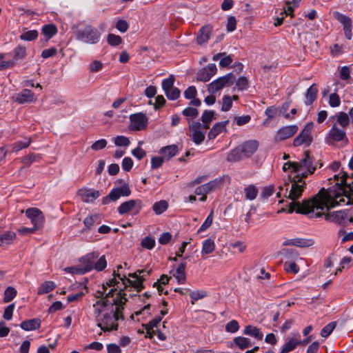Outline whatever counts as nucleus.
I'll return each mask as SVG.
<instances>
[{
	"mask_svg": "<svg viewBox=\"0 0 353 353\" xmlns=\"http://www.w3.org/2000/svg\"><path fill=\"white\" fill-rule=\"evenodd\" d=\"M336 322H331L326 325L321 331V335L322 337H327L336 327Z\"/></svg>",
	"mask_w": 353,
	"mask_h": 353,
	"instance_id": "nucleus-51",
	"label": "nucleus"
},
{
	"mask_svg": "<svg viewBox=\"0 0 353 353\" xmlns=\"http://www.w3.org/2000/svg\"><path fill=\"white\" fill-rule=\"evenodd\" d=\"M168 204L167 201L165 200H161L154 203L152 206V209L157 214H161L168 209Z\"/></svg>",
	"mask_w": 353,
	"mask_h": 353,
	"instance_id": "nucleus-40",
	"label": "nucleus"
},
{
	"mask_svg": "<svg viewBox=\"0 0 353 353\" xmlns=\"http://www.w3.org/2000/svg\"><path fill=\"white\" fill-rule=\"evenodd\" d=\"M14 59L5 61V55L0 53V70L12 68L15 65L16 61L24 58L26 54V48L19 46L14 49Z\"/></svg>",
	"mask_w": 353,
	"mask_h": 353,
	"instance_id": "nucleus-14",
	"label": "nucleus"
},
{
	"mask_svg": "<svg viewBox=\"0 0 353 353\" xmlns=\"http://www.w3.org/2000/svg\"><path fill=\"white\" fill-rule=\"evenodd\" d=\"M189 136L196 145H200L205 139V131L199 122H192L189 124Z\"/></svg>",
	"mask_w": 353,
	"mask_h": 353,
	"instance_id": "nucleus-12",
	"label": "nucleus"
},
{
	"mask_svg": "<svg viewBox=\"0 0 353 353\" xmlns=\"http://www.w3.org/2000/svg\"><path fill=\"white\" fill-rule=\"evenodd\" d=\"M236 85L239 90H247L249 86L248 79L245 77H239L236 82Z\"/></svg>",
	"mask_w": 353,
	"mask_h": 353,
	"instance_id": "nucleus-56",
	"label": "nucleus"
},
{
	"mask_svg": "<svg viewBox=\"0 0 353 353\" xmlns=\"http://www.w3.org/2000/svg\"><path fill=\"white\" fill-rule=\"evenodd\" d=\"M300 0H292V1H287L286 4L288 5L287 9H284L283 12L285 15H290L291 17H294V10L295 7H297L299 5V2Z\"/></svg>",
	"mask_w": 353,
	"mask_h": 353,
	"instance_id": "nucleus-46",
	"label": "nucleus"
},
{
	"mask_svg": "<svg viewBox=\"0 0 353 353\" xmlns=\"http://www.w3.org/2000/svg\"><path fill=\"white\" fill-rule=\"evenodd\" d=\"M107 145V141L104 139H99L95 141L92 145V150L97 151L105 148Z\"/></svg>",
	"mask_w": 353,
	"mask_h": 353,
	"instance_id": "nucleus-63",
	"label": "nucleus"
},
{
	"mask_svg": "<svg viewBox=\"0 0 353 353\" xmlns=\"http://www.w3.org/2000/svg\"><path fill=\"white\" fill-rule=\"evenodd\" d=\"M284 172L290 170L292 172L296 173L298 179L303 181V178L312 174L316 170V165L314 163L313 158L309 155L308 152H305V157L298 162L288 161L283 166Z\"/></svg>",
	"mask_w": 353,
	"mask_h": 353,
	"instance_id": "nucleus-4",
	"label": "nucleus"
},
{
	"mask_svg": "<svg viewBox=\"0 0 353 353\" xmlns=\"http://www.w3.org/2000/svg\"><path fill=\"white\" fill-rule=\"evenodd\" d=\"M131 194L129 185L124 183L122 186L113 188L108 196L103 198V204H108L110 201H116L121 196H128Z\"/></svg>",
	"mask_w": 353,
	"mask_h": 353,
	"instance_id": "nucleus-11",
	"label": "nucleus"
},
{
	"mask_svg": "<svg viewBox=\"0 0 353 353\" xmlns=\"http://www.w3.org/2000/svg\"><path fill=\"white\" fill-rule=\"evenodd\" d=\"M301 343V336L299 333L288 336L281 347L280 353H289L294 350Z\"/></svg>",
	"mask_w": 353,
	"mask_h": 353,
	"instance_id": "nucleus-19",
	"label": "nucleus"
},
{
	"mask_svg": "<svg viewBox=\"0 0 353 353\" xmlns=\"http://www.w3.org/2000/svg\"><path fill=\"white\" fill-rule=\"evenodd\" d=\"M334 118L336 123L343 128H346L350 123V117L345 112H340L334 116Z\"/></svg>",
	"mask_w": 353,
	"mask_h": 353,
	"instance_id": "nucleus-35",
	"label": "nucleus"
},
{
	"mask_svg": "<svg viewBox=\"0 0 353 353\" xmlns=\"http://www.w3.org/2000/svg\"><path fill=\"white\" fill-rule=\"evenodd\" d=\"M56 288L54 281H47L41 284L37 290V294L41 295L52 291Z\"/></svg>",
	"mask_w": 353,
	"mask_h": 353,
	"instance_id": "nucleus-33",
	"label": "nucleus"
},
{
	"mask_svg": "<svg viewBox=\"0 0 353 353\" xmlns=\"http://www.w3.org/2000/svg\"><path fill=\"white\" fill-rule=\"evenodd\" d=\"M212 30V27L211 26L207 25L202 27L196 38L198 43L203 44L206 43L210 37Z\"/></svg>",
	"mask_w": 353,
	"mask_h": 353,
	"instance_id": "nucleus-24",
	"label": "nucleus"
},
{
	"mask_svg": "<svg viewBox=\"0 0 353 353\" xmlns=\"http://www.w3.org/2000/svg\"><path fill=\"white\" fill-rule=\"evenodd\" d=\"M251 120V117L250 115H243L234 117V121L236 122L238 126H242L243 125L247 124Z\"/></svg>",
	"mask_w": 353,
	"mask_h": 353,
	"instance_id": "nucleus-62",
	"label": "nucleus"
},
{
	"mask_svg": "<svg viewBox=\"0 0 353 353\" xmlns=\"http://www.w3.org/2000/svg\"><path fill=\"white\" fill-rule=\"evenodd\" d=\"M232 106V99L230 96L225 95L222 99V105L221 110L226 112L230 110Z\"/></svg>",
	"mask_w": 353,
	"mask_h": 353,
	"instance_id": "nucleus-52",
	"label": "nucleus"
},
{
	"mask_svg": "<svg viewBox=\"0 0 353 353\" xmlns=\"http://www.w3.org/2000/svg\"><path fill=\"white\" fill-rule=\"evenodd\" d=\"M313 123H307L303 130L299 134V135L294 139L293 141V145L296 147L300 146L303 144L309 145L312 141L311 132L313 130Z\"/></svg>",
	"mask_w": 353,
	"mask_h": 353,
	"instance_id": "nucleus-15",
	"label": "nucleus"
},
{
	"mask_svg": "<svg viewBox=\"0 0 353 353\" xmlns=\"http://www.w3.org/2000/svg\"><path fill=\"white\" fill-rule=\"evenodd\" d=\"M228 123L229 120L216 123L208 132L209 139H214L221 133L227 132L226 127Z\"/></svg>",
	"mask_w": 353,
	"mask_h": 353,
	"instance_id": "nucleus-23",
	"label": "nucleus"
},
{
	"mask_svg": "<svg viewBox=\"0 0 353 353\" xmlns=\"http://www.w3.org/2000/svg\"><path fill=\"white\" fill-rule=\"evenodd\" d=\"M178 152V147L176 145H170L162 148L160 150V153L163 157V159L169 160L172 157L175 156Z\"/></svg>",
	"mask_w": 353,
	"mask_h": 353,
	"instance_id": "nucleus-29",
	"label": "nucleus"
},
{
	"mask_svg": "<svg viewBox=\"0 0 353 353\" xmlns=\"http://www.w3.org/2000/svg\"><path fill=\"white\" fill-rule=\"evenodd\" d=\"M183 114L187 117L188 121L190 123H191L190 121L196 118L199 114V111L197 109L192 108V107H188L185 108L183 112Z\"/></svg>",
	"mask_w": 353,
	"mask_h": 353,
	"instance_id": "nucleus-42",
	"label": "nucleus"
},
{
	"mask_svg": "<svg viewBox=\"0 0 353 353\" xmlns=\"http://www.w3.org/2000/svg\"><path fill=\"white\" fill-rule=\"evenodd\" d=\"M318 90L316 84H312L307 90L305 95V104L310 105L312 104L317 97Z\"/></svg>",
	"mask_w": 353,
	"mask_h": 353,
	"instance_id": "nucleus-32",
	"label": "nucleus"
},
{
	"mask_svg": "<svg viewBox=\"0 0 353 353\" xmlns=\"http://www.w3.org/2000/svg\"><path fill=\"white\" fill-rule=\"evenodd\" d=\"M17 290L13 287H8L4 292L3 301L8 303L17 295Z\"/></svg>",
	"mask_w": 353,
	"mask_h": 353,
	"instance_id": "nucleus-45",
	"label": "nucleus"
},
{
	"mask_svg": "<svg viewBox=\"0 0 353 353\" xmlns=\"http://www.w3.org/2000/svg\"><path fill=\"white\" fill-rule=\"evenodd\" d=\"M78 194L81 199L85 203L92 202L100 196L99 191L90 189L79 190Z\"/></svg>",
	"mask_w": 353,
	"mask_h": 353,
	"instance_id": "nucleus-22",
	"label": "nucleus"
},
{
	"mask_svg": "<svg viewBox=\"0 0 353 353\" xmlns=\"http://www.w3.org/2000/svg\"><path fill=\"white\" fill-rule=\"evenodd\" d=\"M166 97L170 100H176L180 97V90L175 87L170 88L165 92Z\"/></svg>",
	"mask_w": 353,
	"mask_h": 353,
	"instance_id": "nucleus-49",
	"label": "nucleus"
},
{
	"mask_svg": "<svg viewBox=\"0 0 353 353\" xmlns=\"http://www.w3.org/2000/svg\"><path fill=\"white\" fill-rule=\"evenodd\" d=\"M298 130L296 125L285 126L280 128L275 137L276 141H281L292 137Z\"/></svg>",
	"mask_w": 353,
	"mask_h": 353,
	"instance_id": "nucleus-20",
	"label": "nucleus"
},
{
	"mask_svg": "<svg viewBox=\"0 0 353 353\" xmlns=\"http://www.w3.org/2000/svg\"><path fill=\"white\" fill-rule=\"evenodd\" d=\"M128 28L129 25L125 20L119 19L116 23V28L121 32H125Z\"/></svg>",
	"mask_w": 353,
	"mask_h": 353,
	"instance_id": "nucleus-64",
	"label": "nucleus"
},
{
	"mask_svg": "<svg viewBox=\"0 0 353 353\" xmlns=\"http://www.w3.org/2000/svg\"><path fill=\"white\" fill-rule=\"evenodd\" d=\"M103 63L98 60L93 61L88 66V70L92 72H97L102 70Z\"/></svg>",
	"mask_w": 353,
	"mask_h": 353,
	"instance_id": "nucleus-59",
	"label": "nucleus"
},
{
	"mask_svg": "<svg viewBox=\"0 0 353 353\" xmlns=\"http://www.w3.org/2000/svg\"><path fill=\"white\" fill-rule=\"evenodd\" d=\"M329 104L332 108H336L340 105L341 99L336 93H332L330 95Z\"/></svg>",
	"mask_w": 353,
	"mask_h": 353,
	"instance_id": "nucleus-61",
	"label": "nucleus"
},
{
	"mask_svg": "<svg viewBox=\"0 0 353 353\" xmlns=\"http://www.w3.org/2000/svg\"><path fill=\"white\" fill-rule=\"evenodd\" d=\"M207 296V293L203 290H195L192 291L190 294V296L192 299V303L193 304L194 301L201 299Z\"/></svg>",
	"mask_w": 353,
	"mask_h": 353,
	"instance_id": "nucleus-50",
	"label": "nucleus"
},
{
	"mask_svg": "<svg viewBox=\"0 0 353 353\" xmlns=\"http://www.w3.org/2000/svg\"><path fill=\"white\" fill-rule=\"evenodd\" d=\"M239 329V325L236 320L228 322L225 325V330L228 332L234 333Z\"/></svg>",
	"mask_w": 353,
	"mask_h": 353,
	"instance_id": "nucleus-60",
	"label": "nucleus"
},
{
	"mask_svg": "<svg viewBox=\"0 0 353 353\" xmlns=\"http://www.w3.org/2000/svg\"><path fill=\"white\" fill-rule=\"evenodd\" d=\"M223 180L221 179H215L212 181H209L207 183H205V186L206 188L207 191L210 192L212 190H214L222 185Z\"/></svg>",
	"mask_w": 353,
	"mask_h": 353,
	"instance_id": "nucleus-44",
	"label": "nucleus"
},
{
	"mask_svg": "<svg viewBox=\"0 0 353 353\" xmlns=\"http://www.w3.org/2000/svg\"><path fill=\"white\" fill-rule=\"evenodd\" d=\"M213 210H212L210 214L206 218L204 223L201 225L199 229L197 231V233H201L205 230H206L208 228H210L213 221Z\"/></svg>",
	"mask_w": 353,
	"mask_h": 353,
	"instance_id": "nucleus-48",
	"label": "nucleus"
},
{
	"mask_svg": "<svg viewBox=\"0 0 353 353\" xmlns=\"http://www.w3.org/2000/svg\"><path fill=\"white\" fill-rule=\"evenodd\" d=\"M214 112L212 110H205L201 116L202 127L204 130L210 128V124L214 119Z\"/></svg>",
	"mask_w": 353,
	"mask_h": 353,
	"instance_id": "nucleus-31",
	"label": "nucleus"
},
{
	"mask_svg": "<svg viewBox=\"0 0 353 353\" xmlns=\"http://www.w3.org/2000/svg\"><path fill=\"white\" fill-rule=\"evenodd\" d=\"M325 141L329 145L341 142L343 145H346L348 143V139L346 136L345 131L343 129H340L336 124L334 123L329 130L325 137Z\"/></svg>",
	"mask_w": 353,
	"mask_h": 353,
	"instance_id": "nucleus-8",
	"label": "nucleus"
},
{
	"mask_svg": "<svg viewBox=\"0 0 353 353\" xmlns=\"http://www.w3.org/2000/svg\"><path fill=\"white\" fill-rule=\"evenodd\" d=\"M235 81V77L232 73L220 77L208 85V91L211 94H214L224 87H229L233 85Z\"/></svg>",
	"mask_w": 353,
	"mask_h": 353,
	"instance_id": "nucleus-9",
	"label": "nucleus"
},
{
	"mask_svg": "<svg viewBox=\"0 0 353 353\" xmlns=\"http://www.w3.org/2000/svg\"><path fill=\"white\" fill-rule=\"evenodd\" d=\"M122 41L121 37L114 34H109L108 36V43L113 46L119 45Z\"/></svg>",
	"mask_w": 353,
	"mask_h": 353,
	"instance_id": "nucleus-57",
	"label": "nucleus"
},
{
	"mask_svg": "<svg viewBox=\"0 0 353 353\" xmlns=\"http://www.w3.org/2000/svg\"><path fill=\"white\" fill-rule=\"evenodd\" d=\"M174 77L173 75H170L168 78L165 79L162 81V88L164 90V92L167 91L168 90H170V88H173V85L174 83Z\"/></svg>",
	"mask_w": 353,
	"mask_h": 353,
	"instance_id": "nucleus-54",
	"label": "nucleus"
},
{
	"mask_svg": "<svg viewBox=\"0 0 353 353\" xmlns=\"http://www.w3.org/2000/svg\"><path fill=\"white\" fill-rule=\"evenodd\" d=\"M141 245L143 248L151 250L155 245V240L150 236H146L141 241Z\"/></svg>",
	"mask_w": 353,
	"mask_h": 353,
	"instance_id": "nucleus-55",
	"label": "nucleus"
},
{
	"mask_svg": "<svg viewBox=\"0 0 353 353\" xmlns=\"http://www.w3.org/2000/svg\"><path fill=\"white\" fill-rule=\"evenodd\" d=\"M101 34L99 31L91 26L86 27L77 34V39L85 43L94 44L99 41Z\"/></svg>",
	"mask_w": 353,
	"mask_h": 353,
	"instance_id": "nucleus-10",
	"label": "nucleus"
},
{
	"mask_svg": "<svg viewBox=\"0 0 353 353\" xmlns=\"http://www.w3.org/2000/svg\"><path fill=\"white\" fill-rule=\"evenodd\" d=\"M121 289L112 288L93 304V315L97 325L103 332L117 330L119 321L123 320V310L127 302Z\"/></svg>",
	"mask_w": 353,
	"mask_h": 353,
	"instance_id": "nucleus-2",
	"label": "nucleus"
},
{
	"mask_svg": "<svg viewBox=\"0 0 353 353\" xmlns=\"http://www.w3.org/2000/svg\"><path fill=\"white\" fill-rule=\"evenodd\" d=\"M31 143V139L26 138L23 140L18 141L12 145V152H19V150L28 148Z\"/></svg>",
	"mask_w": 353,
	"mask_h": 353,
	"instance_id": "nucleus-38",
	"label": "nucleus"
},
{
	"mask_svg": "<svg viewBox=\"0 0 353 353\" xmlns=\"http://www.w3.org/2000/svg\"><path fill=\"white\" fill-rule=\"evenodd\" d=\"M114 143L117 146L127 147L130 145V142L128 137L125 136H117L114 139Z\"/></svg>",
	"mask_w": 353,
	"mask_h": 353,
	"instance_id": "nucleus-53",
	"label": "nucleus"
},
{
	"mask_svg": "<svg viewBox=\"0 0 353 353\" xmlns=\"http://www.w3.org/2000/svg\"><path fill=\"white\" fill-rule=\"evenodd\" d=\"M243 334L251 336L257 340H262L263 337V334L261 332L259 328L253 325L246 326L244 329Z\"/></svg>",
	"mask_w": 353,
	"mask_h": 353,
	"instance_id": "nucleus-30",
	"label": "nucleus"
},
{
	"mask_svg": "<svg viewBox=\"0 0 353 353\" xmlns=\"http://www.w3.org/2000/svg\"><path fill=\"white\" fill-rule=\"evenodd\" d=\"M284 269L288 273L294 274L299 272V268L295 261H287L284 263Z\"/></svg>",
	"mask_w": 353,
	"mask_h": 353,
	"instance_id": "nucleus-43",
	"label": "nucleus"
},
{
	"mask_svg": "<svg viewBox=\"0 0 353 353\" xmlns=\"http://www.w3.org/2000/svg\"><path fill=\"white\" fill-rule=\"evenodd\" d=\"M130 128L133 130H144L148 122L146 115L141 112L131 114L130 117Z\"/></svg>",
	"mask_w": 353,
	"mask_h": 353,
	"instance_id": "nucleus-18",
	"label": "nucleus"
},
{
	"mask_svg": "<svg viewBox=\"0 0 353 353\" xmlns=\"http://www.w3.org/2000/svg\"><path fill=\"white\" fill-rule=\"evenodd\" d=\"M346 176L343 174L334 176V186L327 190L323 188L315 196L303 203H292L290 212L305 214L310 219L324 216L327 221L336 224H344L347 221L353 222L345 211L327 212L337 205H348L353 203V183L347 184L345 181Z\"/></svg>",
	"mask_w": 353,
	"mask_h": 353,
	"instance_id": "nucleus-1",
	"label": "nucleus"
},
{
	"mask_svg": "<svg viewBox=\"0 0 353 353\" xmlns=\"http://www.w3.org/2000/svg\"><path fill=\"white\" fill-rule=\"evenodd\" d=\"M234 343L241 350H244L251 347L250 340L243 336L235 337L234 339Z\"/></svg>",
	"mask_w": 353,
	"mask_h": 353,
	"instance_id": "nucleus-39",
	"label": "nucleus"
},
{
	"mask_svg": "<svg viewBox=\"0 0 353 353\" xmlns=\"http://www.w3.org/2000/svg\"><path fill=\"white\" fill-rule=\"evenodd\" d=\"M99 254L97 252H93L87 254L80 259V263L82 265V273H86L93 269L97 271H101L106 268L107 261L105 256H101L99 258Z\"/></svg>",
	"mask_w": 353,
	"mask_h": 353,
	"instance_id": "nucleus-7",
	"label": "nucleus"
},
{
	"mask_svg": "<svg viewBox=\"0 0 353 353\" xmlns=\"http://www.w3.org/2000/svg\"><path fill=\"white\" fill-rule=\"evenodd\" d=\"M142 208V202L140 200H129L122 203L118 207V212L121 214L131 213L132 214H137L139 213Z\"/></svg>",
	"mask_w": 353,
	"mask_h": 353,
	"instance_id": "nucleus-13",
	"label": "nucleus"
},
{
	"mask_svg": "<svg viewBox=\"0 0 353 353\" xmlns=\"http://www.w3.org/2000/svg\"><path fill=\"white\" fill-rule=\"evenodd\" d=\"M216 72V67L214 63L208 64L197 73V80L203 82L208 81Z\"/></svg>",
	"mask_w": 353,
	"mask_h": 353,
	"instance_id": "nucleus-21",
	"label": "nucleus"
},
{
	"mask_svg": "<svg viewBox=\"0 0 353 353\" xmlns=\"http://www.w3.org/2000/svg\"><path fill=\"white\" fill-rule=\"evenodd\" d=\"M305 183L304 181L297 179L292 181L290 183H285L284 186L279 188V191L277 192V196H284L292 200V202L289 203L288 212H290V205L292 203H297L295 201L296 199H299L304 190Z\"/></svg>",
	"mask_w": 353,
	"mask_h": 353,
	"instance_id": "nucleus-6",
	"label": "nucleus"
},
{
	"mask_svg": "<svg viewBox=\"0 0 353 353\" xmlns=\"http://www.w3.org/2000/svg\"><path fill=\"white\" fill-rule=\"evenodd\" d=\"M185 263H181L173 273V276L177 280L179 284H184L186 281L185 277Z\"/></svg>",
	"mask_w": 353,
	"mask_h": 353,
	"instance_id": "nucleus-27",
	"label": "nucleus"
},
{
	"mask_svg": "<svg viewBox=\"0 0 353 353\" xmlns=\"http://www.w3.org/2000/svg\"><path fill=\"white\" fill-rule=\"evenodd\" d=\"M34 99L33 92L28 89L23 90L21 92L17 94L15 97V101L19 103L32 102Z\"/></svg>",
	"mask_w": 353,
	"mask_h": 353,
	"instance_id": "nucleus-25",
	"label": "nucleus"
},
{
	"mask_svg": "<svg viewBox=\"0 0 353 353\" xmlns=\"http://www.w3.org/2000/svg\"><path fill=\"white\" fill-rule=\"evenodd\" d=\"M215 249L214 241L211 239H208L203 242L201 254H208L212 253Z\"/></svg>",
	"mask_w": 353,
	"mask_h": 353,
	"instance_id": "nucleus-36",
	"label": "nucleus"
},
{
	"mask_svg": "<svg viewBox=\"0 0 353 353\" xmlns=\"http://www.w3.org/2000/svg\"><path fill=\"white\" fill-rule=\"evenodd\" d=\"M41 31L46 39L49 40L57 34V28L54 24L49 23L43 26Z\"/></svg>",
	"mask_w": 353,
	"mask_h": 353,
	"instance_id": "nucleus-34",
	"label": "nucleus"
},
{
	"mask_svg": "<svg viewBox=\"0 0 353 353\" xmlns=\"http://www.w3.org/2000/svg\"><path fill=\"white\" fill-rule=\"evenodd\" d=\"M333 17L341 23L343 27V31L345 37L350 40L352 37V21L350 17L346 16L339 12L335 11L333 12Z\"/></svg>",
	"mask_w": 353,
	"mask_h": 353,
	"instance_id": "nucleus-16",
	"label": "nucleus"
},
{
	"mask_svg": "<svg viewBox=\"0 0 353 353\" xmlns=\"http://www.w3.org/2000/svg\"><path fill=\"white\" fill-rule=\"evenodd\" d=\"M38 37V32L37 30H28L20 35V39L23 41H33Z\"/></svg>",
	"mask_w": 353,
	"mask_h": 353,
	"instance_id": "nucleus-47",
	"label": "nucleus"
},
{
	"mask_svg": "<svg viewBox=\"0 0 353 353\" xmlns=\"http://www.w3.org/2000/svg\"><path fill=\"white\" fill-rule=\"evenodd\" d=\"M150 273V270H140L134 273L129 274V278H126L125 275L121 276L120 274L114 271L113 274L114 278L108 280L106 282V285L108 287H114L117 285V288L123 290V292H124L125 290H128L130 288H133L139 292L144 288L143 282Z\"/></svg>",
	"mask_w": 353,
	"mask_h": 353,
	"instance_id": "nucleus-3",
	"label": "nucleus"
},
{
	"mask_svg": "<svg viewBox=\"0 0 353 353\" xmlns=\"http://www.w3.org/2000/svg\"><path fill=\"white\" fill-rule=\"evenodd\" d=\"M259 143L256 140H248L243 142L230 151L227 156V160L230 162H236L243 158L251 157L258 150Z\"/></svg>",
	"mask_w": 353,
	"mask_h": 353,
	"instance_id": "nucleus-5",
	"label": "nucleus"
},
{
	"mask_svg": "<svg viewBox=\"0 0 353 353\" xmlns=\"http://www.w3.org/2000/svg\"><path fill=\"white\" fill-rule=\"evenodd\" d=\"M15 237H16V234L12 231H6V232H3V234H0V239H1V241H2V245L11 244L12 241L15 239Z\"/></svg>",
	"mask_w": 353,
	"mask_h": 353,
	"instance_id": "nucleus-41",
	"label": "nucleus"
},
{
	"mask_svg": "<svg viewBox=\"0 0 353 353\" xmlns=\"http://www.w3.org/2000/svg\"><path fill=\"white\" fill-rule=\"evenodd\" d=\"M244 193L246 199L252 201L256 199L258 194V189L254 185H249L244 188Z\"/></svg>",
	"mask_w": 353,
	"mask_h": 353,
	"instance_id": "nucleus-37",
	"label": "nucleus"
},
{
	"mask_svg": "<svg viewBox=\"0 0 353 353\" xmlns=\"http://www.w3.org/2000/svg\"><path fill=\"white\" fill-rule=\"evenodd\" d=\"M20 326L26 331L35 330L41 327V321L39 319L24 321L21 323Z\"/></svg>",
	"mask_w": 353,
	"mask_h": 353,
	"instance_id": "nucleus-28",
	"label": "nucleus"
},
{
	"mask_svg": "<svg viewBox=\"0 0 353 353\" xmlns=\"http://www.w3.org/2000/svg\"><path fill=\"white\" fill-rule=\"evenodd\" d=\"M26 216L31 221L35 228L41 229L45 221L43 212L37 208H30L26 210Z\"/></svg>",
	"mask_w": 353,
	"mask_h": 353,
	"instance_id": "nucleus-17",
	"label": "nucleus"
},
{
	"mask_svg": "<svg viewBox=\"0 0 353 353\" xmlns=\"http://www.w3.org/2000/svg\"><path fill=\"white\" fill-rule=\"evenodd\" d=\"M100 222L101 219L98 214L88 216L83 220V224L85 228L83 229L81 232H83L85 230H92L96 225L99 224Z\"/></svg>",
	"mask_w": 353,
	"mask_h": 353,
	"instance_id": "nucleus-26",
	"label": "nucleus"
},
{
	"mask_svg": "<svg viewBox=\"0 0 353 353\" xmlns=\"http://www.w3.org/2000/svg\"><path fill=\"white\" fill-rule=\"evenodd\" d=\"M197 95V90L195 86L188 87L184 92V97L187 99H194Z\"/></svg>",
	"mask_w": 353,
	"mask_h": 353,
	"instance_id": "nucleus-58",
	"label": "nucleus"
}]
</instances>
